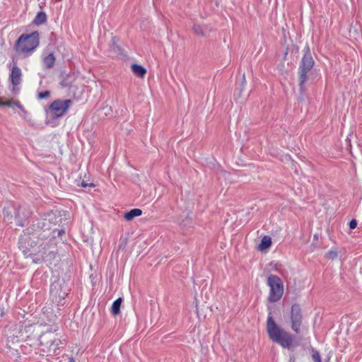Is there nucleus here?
I'll use <instances>...</instances> for the list:
<instances>
[{"instance_id": "20", "label": "nucleus", "mask_w": 362, "mask_h": 362, "mask_svg": "<svg viewBox=\"0 0 362 362\" xmlns=\"http://www.w3.org/2000/svg\"><path fill=\"white\" fill-rule=\"evenodd\" d=\"M13 105H16V106L21 107V105L18 102L14 103L13 101L11 100H7L6 101H3L2 99L0 98V106L13 107Z\"/></svg>"}, {"instance_id": "22", "label": "nucleus", "mask_w": 362, "mask_h": 362, "mask_svg": "<svg viewBox=\"0 0 362 362\" xmlns=\"http://www.w3.org/2000/svg\"><path fill=\"white\" fill-rule=\"evenodd\" d=\"M337 256L338 253L335 250H329L325 255V257L329 259H334L337 257Z\"/></svg>"}, {"instance_id": "12", "label": "nucleus", "mask_w": 362, "mask_h": 362, "mask_svg": "<svg viewBox=\"0 0 362 362\" xmlns=\"http://www.w3.org/2000/svg\"><path fill=\"white\" fill-rule=\"evenodd\" d=\"M272 243V238L269 235H264L258 245L257 250L261 252L267 251L271 247Z\"/></svg>"}, {"instance_id": "3", "label": "nucleus", "mask_w": 362, "mask_h": 362, "mask_svg": "<svg viewBox=\"0 0 362 362\" xmlns=\"http://www.w3.org/2000/svg\"><path fill=\"white\" fill-rule=\"evenodd\" d=\"M266 329L269 339L274 343L279 344L283 348L289 349L293 342V336L284 329L281 328L275 322L272 314L269 313Z\"/></svg>"}, {"instance_id": "19", "label": "nucleus", "mask_w": 362, "mask_h": 362, "mask_svg": "<svg viewBox=\"0 0 362 362\" xmlns=\"http://www.w3.org/2000/svg\"><path fill=\"white\" fill-rule=\"evenodd\" d=\"M308 71L303 70H298L299 73V86L300 89L302 91L303 90V84L308 79L307 74Z\"/></svg>"}, {"instance_id": "25", "label": "nucleus", "mask_w": 362, "mask_h": 362, "mask_svg": "<svg viewBox=\"0 0 362 362\" xmlns=\"http://www.w3.org/2000/svg\"><path fill=\"white\" fill-rule=\"evenodd\" d=\"M50 230L52 231H56L55 233H54V235H55V238L57 237V235L59 238H62V235H64L65 233V230L64 229L58 230V229H56V228H50Z\"/></svg>"}, {"instance_id": "29", "label": "nucleus", "mask_w": 362, "mask_h": 362, "mask_svg": "<svg viewBox=\"0 0 362 362\" xmlns=\"http://www.w3.org/2000/svg\"><path fill=\"white\" fill-rule=\"evenodd\" d=\"M357 226V221L356 219H352L349 223V226Z\"/></svg>"}, {"instance_id": "21", "label": "nucleus", "mask_w": 362, "mask_h": 362, "mask_svg": "<svg viewBox=\"0 0 362 362\" xmlns=\"http://www.w3.org/2000/svg\"><path fill=\"white\" fill-rule=\"evenodd\" d=\"M312 358L314 362H321L320 353L314 349H312Z\"/></svg>"}, {"instance_id": "2", "label": "nucleus", "mask_w": 362, "mask_h": 362, "mask_svg": "<svg viewBox=\"0 0 362 362\" xmlns=\"http://www.w3.org/2000/svg\"><path fill=\"white\" fill-rule=\"evenodd\" d=\"M58 326L52 325L50 327L39 337L40 355L50 356L56 354L57 351L60 349V346L64 344L59 334L57 333Z\"/></svg>"}, {"instance_id": "30", "label": "nucleus", "mask_w": 362, "mask_h": 362, "mask_svg": "<svg viewBox=\"0 0 362 362\" xmlns=\"http://www.w3.org/2000/svg\"><path fill=\"white\" fill-rule=\"evenodd\" d=\"M318 234L317 233H315L313 236V239L314 240H318Z\"/></svg>"}, {"instance_id": "5", "label": "nucleus", "mask_w": 362, "mask_h": 362, "mask_svg": "<svg viewBox=\"0 0 362 362\" xmlns=\"http://www.w3.org/2000/svg\"><path fill=\"white\" fill-rule=\"evenodd\" d=\"M267 285L269 286L268 300L275 303L279 300L284 293V284L279 276L269 274L267 277Z\"/></svg>"}, {"instance_id": "18", "label": "nucleus", "mask_w": 362, "mask_h": 362, "mask_svg": "<svg viewBox=\"0 0 362 362\" xmlns=\"http://www.w3.org/2000/svg\"><path fill=\"white\" fill-rule=\"evenodd\" d=\"M47 21V16L45 12H39L34 18L33 23L36 25H41Z\"/></svg>"}, {"instance_id": "27", "label": "nucleus", "mask_w": 362, "mask_h": 362, "mask_svg": "<svg viewBox=\"0 0 362 362\" xmlns=\"http://www.w3.org/2000/svg\"><path fill=\"white\" fill-rule=\"evenodd\" d=\"M127 239L128 238L127 237H121L119 241H120V245H126L127 244Z\"/></svg>"}, {"instance_id": "26", "label": "nucleus", "mask_w": 362, "mask_h": 362, "mask_svg": "<svg viewBox=\"0 0 362 362\" xmlns=\"http://www.w3.org/2000/svg\"><path fill=\"white\" fill-rule=\"evenodd\" d=\"M49 95H50V93L48 90H46L44 92H40L38 94V98L44 99V98H48L49 96Z\"/></svg>"}, {"instance_id": "10", "label": "nucleus", "mask_w": 362, "mask_h": 362, "mask_svg": "<svg viewBox=\"0 0 362 362\" xmlns=\"http://www.w3.org/2000/svg\"><path fill=\"white\" fill-rule=\"evenodd\" d=\"M21 69L16 65H14L11 69V73L10 74V80L12 83L11 91L14 95L18 94L19 92V88L18 86L21 82Z\"/></svg>"}, {"instance_id": "6", "label": "nucleus", "mask_w": 362, "mask_h": 362, "mask_svg": "<svg viewBox=\"0 0 362 362\" xmlns=\"http://www.w3.org/2000/svg\"><path fill=\"white\" fill-rule=\"evenodd\" d=\"M68 287L64 282L57 281L50 286V298L54 303L64 305L63 300L68 295Z\"/></svg>"}, {"instance_id": "8", "label": "nucleus", "mask_w": 362, "mask_h": 362, "mask_svg": "<svg viewBox=\"0 0 362 362\" xmlns=\"http://www.w3.org/2000/svg\"><path fill=\"white\" fill-rule=\"evenodd\" d=\"M66 216V214L65 212L62 213L59 211H52L48 213L44 218L43 226L47 225H57L59 226L66 225L68 223H66L67 220Z\"/></svg>"}, {"instance_id": "28", "label": "nucleus", "mask_w": 362, "mask_h": 362, "mask_svg": "<svg viewBox=\"0 0 362 362\" xmlns=\"http://www.w3.org/2000/svg\"><path fill=\"white\" fill-rule=\"evenodd\" d=\"M81 186L83 187H86L87 186L94 187L95 185L93 183L88 184L86 182L83 181L81 184Z\"/></svg>"}, {"instance_id": "31", "label": "nucleus", "mask_w": 362, "mask_h": 362, "mask_svg": "<svg viewBox=\"0 0 362 362\" xmlns=\"http://www.w3.org/2000/svg\"><path fill=\"white\" fill-rule=\"evenodd\" d=\"M68 362H76L73 357H69L68 359Z\"/></svg>"}, {"instance_id": "11", "label": "nucleus", "mask_w": 362, "mask_h": 362, "mask_svg": "<svg viewBox=\"0 0 362 362\" xmlns=\"http://www.w3.org/2000/svg\"><path fill=\"white\" fill-rule=\"evenodd\" d=\"M314 61L310 54V52L308 47L306 48L303 57L302 58L300 65L298 70H303L310 71L313 67Z\"/></svg>"}, {"instance_id": "1", "label": "nucleus", "mask_w": 362, "mask_h": 362, "mask_svg": "<svg viewBox=\"0 0 362 362\" xmlns=\"http://www.w3.org/2000/svg\"><path fill=\"white\" fill-rule=\"evenodd\" d=\"M55 232L50 228H26L20 236L19 249L34 264H51L57 256Z\"/></svg>"}, {"instance_id": "15", "label": "nucleus", "mask_w": 362, "mask_h": 362, "mask_svg": "<svg viewBox=\"0 0 362 362\" xmlns=\"http://www.w3.org/2000/svg\"><path fill=\"white\" fill-rule=\"evenodd\" d=\"M142 211L139 209H133L129 211H127L124 214V217L127 221H131L134 218L139 216L141 215Z\"/></svg>"}, {"instance_id": "14", "label": "nucleus", "mask_w": 362, "mask_h": 362, "mask_svg": "<svg viewBox=\"0 0 362 362\" xmlns=\"http://www.w3.org/2000/svg\"><path fill=\"white\" fill-rule=\"evenodd\" d=\"M132 71L138 77L144 78L146 74V69L139 64H133L131 66Z\"/></svg>"}, {"instance_id": "16", "label": "nucleus", "mask_w": 362, "mask_h": 362, "mask_svg": "<svg viewBox=\"0 0 362 362\" xmlns=\"http://www.w3.org/2000/svg\"><path fill=\"white\" fill-rule=\"evenodd\" d=\"M122 303V298H118L112 304L111 312L112 315H117L120 313V308Z\"/></svg>"}, {"instance_id": "9", "label": "nucleus", "mask_w": 362, "mask_h": 362, "mask_svg": "<svg viewBox=\"0 0 362 362\" xmlns=\"http://www.w3.org/2000/svg\"><path fill=\"white\" fill-rule=\"evenodd\" d=\"M302 312L298 304H293L291 310V328L296 333H300V326L302 325Z\"/></svg>"}, {"instance_id": "13", "label": "nucleus", "mask_w": 362, "mask_h": 362, "mask_svg": "<svg viewBox=\"0 0 362 362\" xmlns=\"http://www.w3.org/2000/svg\"><path fill=\"white\" fill-rule=\"evenodd\" d=\"M55 61L56 58L52 52L45 57L42 59L45 69H49L52 68L54 65Z\"/></svg>"}, {"instance_id": "23", "label": "nucleus", "mask_w": 362, "mask_h": 362, "mask_svg": "<svg viewBox=\"0 0 362 362\" xmlns=\"http://www.w3.org/2000/svg\"><path fill=\"white\" fill-rule=\"evenodd\" d=\"M12 208L8 206L7 208L4 209V215L5 218H7L8 220L12 218Z\"/></svg>"}, {"instance_id": "24", "label": "nucleus", "mask_w": 362, "mask_h": 362, "mask_svg": "<svg viewBox=\"0 0 362 362\" xmlns=\"http://www.w3.org/2000/svg\"><path fill=\"white\" fill-rule=\"evenodd\" d=\"M193 30L198 35H204L202 28L199 25H194L193 26Z\"/></svg>"}, {"instance_id": "4", "label": "nucleus", "mask_w": 362, "mask_h": 362, "mask_svg": "<svg viewBox=\"0 0 362 362\" xmlns=\"http://www.w3.org/2000/svg\"><path fill=\"white\" fill-rule=\"evenodd\" d=\"M39 44V33L34 31L30 34H22L16 40L13 49L19 57L26 58L33 53Z\"/></svg>"}, {"instance_id": "17", "label": "nucleus", "mask_w": 362, "mask_h": 362, "mask_svg": "<svg viewBox=\"0 0 362 362\" xmlns=\"http://www.w3.org/2000/svg\"><path fill=\"white\" fill-rule=\"evenodd\" d=\"M25 211V209H22L20 207L16 214V218L18 220V222L17 223V225H18V226H23L25 224H28V223L23 222L21 220V213H22L26 218H28L30 214L28 211H26L25 214H24Z\"/></svg>"}, {"instance_id": "7", "label": "nucleus", "mask_w": 362, "mask_h": 362, "mask_svg": "<svg viewBox=\"0 0 362 362\" xmlns=\"http://www.w3.org/2000/svg\"><path fill=\"white\" fill-rule=\"evenodd\" d=\"M71 100H56L49 106L50 112L53 118L62 117L68 110L71 104Z\"/></svg>"}]
</instances>
